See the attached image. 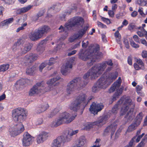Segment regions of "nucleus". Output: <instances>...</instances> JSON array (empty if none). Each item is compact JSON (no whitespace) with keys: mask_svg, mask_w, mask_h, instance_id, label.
<instances>
[{"mask_svg":"<svg viewBox=\"0 0 147 147\" xmlns=\"http://www.w3.org/2000/svg\"><path fill=\"white\" fill-rule=\"evenodd\" d=\"M117 5L116 4H113L112 7V10L115 11L117 9Z\"/></svg>","mask_w":147,"mask_h":147,"instance_id":"nucleus-64","label":"nucleus"},{"mask_svg":"<svg viewBox=\"0 0 147 147\" xmlns=\"http://www.w3.org/2000/svg\"><path fill=\"white\" fill-rule=\"evenodd\" d=\"M72 139V137L67 133L65 137H63L64 143L65 142H69L71 141Z\"/></svg>","mask_w":147,"mask_h":147,"instance_id":"nucleus-39","label":"nucleus"},{"mask_svg":"<svg viewBox=\"0 0 147 147\" xmlns=\"http://www.w3.org/2000/svg\"><path fill=\"white\" fill-rule=\"evenodd\" d=\"M36 140L38 144L43 143L46 138V132L42 131L36 136Z\"/></svg>","mask_w":147,"mask_h":147,"instance_id":"nucleus-19","label":"nucleus"},{"mask_svg":"<svg viewBox=\"0 0 147 147\" xmlns=\"http://www.w3.org/2000/svg\"><path fill=\"white\" fill-rule=\"evenodd\" d=\"M99 88H100L98 87L96 84L92 88V91L94 92H96L98 90Z\"/></svg>","mask_w":147,"mask_h":147,"instance_id":"nucleus-50","label":"nucleus"},{"mask_svg":"<svg viewBox=\"0 0 147 147\" xmlns=\"http://www.w3.org/2000/svg\"><path fill=\"white\" fill-rule=\"evenodd\" d=\"M9 65L8 64H3L0 65V72L6 71L9 68Z\"/></svg>","mask_w":147,"mask_h":147,"instance_id":"nucleus-28","label":"nucleus"},{"mask_svg":"<svg viewBox=\"0 0 147 147\" xmlns=\"http://www.w3.org/2000/svg\"><path fill=\"white\" fill-rule=\"evenodd\" d=\"M46 32V26H44L36 30L34 32L30 33L29 34V38L33 41L37 40L43 36Z\"/></svg>","mask_w":147,"mask_h":147,"instance_id":"nucleus-9","label":"nucleus"},{"mask_svg":"<svg viewBox=\"0 0 147 147\" xmlns=\"http://www.w3.org/2000/svg\"><path fill=\"white\" fill-rule=\"evenodd\" d=\"M135 139V138L134 137L130 141V142L129 143V145L126 146L125 147H132L133 144V143L134 142V140Z\"/></svg>","mask_w":147,"mask_h":147,"instance_id":"nucleus-53","label":"nucleus"},{"mask_svg":"<svg viewBox=\"0 0 147 147\" xmlns=\"http://www.w3.org/2000/svg\"><path fill=\"white\" fill-rule=\"evenodd\" d=\"M27 113L24 109L19 107L13 109L12 112V117L16 122L20 123L19 127L17 129L10 130L11 136L14 137L22 132L24 130V125L22 123L24 121L27 117Z\"/></svg>","mask_w":147,"mask_h":147,"instance_id":"nucleus-1","label":"nucleus"},{"mask_svg":"<svg viewBox=\"0 0 147 147\" xmlns=\"http://www.w3.org/2000/svg\"><path fill=\"white\" fill-rule=\"evenodd\" d=\"M97 24L98 27L101 28H106V26L105 25L103 24L101 22L99 21H97Z\"/></svg>","mask_w":147,"mask_h":147,"instance_id":"nucleus-49","label":"nucleus"},{"mask_svg":"<svg viewBox=\"0 0 147 147\" xmlns=\"http://www.w3.org/2000/svg\"><path fill=\"white\" fill-rule=\"evenodd\" d=\"M133 38L134 40L137 42L140 43L139 38L136 35H134L133 36Z\"/></svg>","mask_w":147,"mask_h":147,"instance_id":"nucleus-51","label":"nucleus"},{"mask_svg":"<svg viewBox=\"0 0 147 147\" xmlns=\"http://www.w3.org/2000/svg\"><path fill=\"white\" fill-rule=\"evenodd\" d=\"M138 28L139 29H141V31H138L137 32L138 35L140 37L144 36L146 39H147V32L143 28L140 27Z\"/></svg>","mask_w":147,"mask_h":147,"instance_id":"nucleus-25","label":"nucleus"},{"mask_svg":"<svg viewBox=\"0 0 147 147\" xmlns=\"http://www.w3.org/2000/svg\"><path fill=\"white\" fill-rule=\"evenodd\" d=\"M38 56L36 54L33 53H30L26 55L24 58V61L26 65L27 64L31 63L36 60L38 58Z\"/></svg>","mask_w":147,"mask_h":147,"instance_id":"nucleus-11","label":"nucleus"},{"mask_svg":"<svg viewBox=\"0 0 147 147\" xmlns=\"http://www.w3.org/2000/svg\"><path fill=\"white\" fill-rule=\"evenodd\" d=\"M141 43L147 47V41L144 39H142L140 40Z\"/></svg>","mask_w":147,"mask_h":147,"instance_id":"nucleus-57","label":"nucleus"},{"mask_svg":"<svg viewBox=\"0 0 147 147\" xmlns=\"http://www.w3.org/2000/svg\"><path fill=\"white\" fill-rule=\"evenodd\" d=\"M137 92L138 93H139V91H140L142 89V86L138 85L136 87Z\"/></svg>","mask_w":147,"mask_h":147,"instance_id":"nucleus-61","label":"nucleus"},{"mask_svg":"<svg viewBox=\"0 0 147 147\" xmlns=\"http://www.w3.org/2000/svg\"><path fill=\"white\" fill-rule=\"evenodd\" d=\"M44 82L42 81L36 83L30 90L29 93V96H32L36 93L38 94V89L40 87H43L45 85Z\"/></svg>","mask_w":147,"mask_h":147,"instance_id":"nucleus-14","label":"nucleus"},{"mask_svg":"<svg viewBox=\"0 0 147 147\" xmlns=\"http://www.w3.org/2000/svg\"><path fill=\"white\" fill-rule=\"evenodd\" d=\"M138 15V12L136 11H134L131 14V16L133 17H136Z\"/></svg>","mask_w":147,"mask_h":147,"instance_id":"nucleus-62","label":"nucleus"},{"mask_svg":"<svg viewBox=\"0 0 147 147\" xmlns=\"http://www.w3.org/2000/svg\"><path fill=\"white\" fill-rule=\"evenodd\" d=\"M138 11L139 12L140 14L142 16H143V15H145L143 11V8L142 7H139Z\"/></svg>","mask_w":147,"mask_h":147,"instance_id":"nucleus-52","label":"nucleus"},{"mask_svg":"<svg viewBox=\"0 0 147 147\" xmlns=\"http://www.w3.org/2000/svg\"><path fill=\"white\" fill-rule=\"evenodd\" d=\"M71 115L67 112H63L61 114L59 117L52 123V126L56 127L63 123H69L74 120L76 117Z\"/></svg>","mask_w":147,"mask_h":147,"instance_id":"nucleus-5","label":"nucleus"},{"mask_svg":"<svg viewBox=\"0 0 147 147\" xmlns=\"http://www.w3.org/2000/svg\"><path fill=\"white\" fill-rule=\"evenodd\" d=\"M142 55L143 57L146 58L147 57V51H143Z\"/></svg>","mask_w":147,"mask_h":147,"instance_id":"nucleus-56","label":"nucleus"},{"mask_svg":"<svg viewBox=\"0 0 147 147\" xmlns=\"http://www.w3.org/2000/svg\"><path fill=\"white\" fill-rule=\"evenodd\" d=\"M101 20L102 21L105 22L107 24H109L111 23L110 20L107 18L101 17Z\"/></svg>","mask_w":147,"mask_h":147,"instance_id":"nucleus-48","label":"nucleus"},{"mask_svg":"<svg viewBox=\"0 0 147 147\" xmlns=\"http://www.w3.org/2000/svg\"><path fill=\"white\" fill-rule=\"evenodd\" d=\"M92 127V124L90 123H89L86 125L85 129H88Z\"/></svg>","mask_w":147,"mask_h":147,"instance_id":"nucleus-55","label":"nucleus"},{"mask_svg":"<svg viewBox=\"0 0 147 147\" xmlns=\"http://www.w3.org/2000/svg\"><path fill=\"white\" fill-rule=\"evenodd\" d=\"M46 66V63L45 62H42L39 66V70L40 72H42L43 69Z\"/></svg>","mask_w":147,"mask_h":147,"instance_id":"nucleus-44","label":"nucleus"},{"mask_svg":"<svg viewBox=\"0 0 147 147\" xmlns=\"http://www.w3.org/2000/svg\"><path fill=\"white\" fill-rule=\"evenodd\" d=\"M130 43L131 46L134 48H137L139 47V45H138L136 44L133 40L130 41Z\"/></svg>","mask_w":147,"mask_h":147,"instance_id":"nucleus-45","label":"nucleus"},{"mask_svg":"<svg viewBox=\"0 0 147 147\" xmlns=\"http://www.w3.org/2000/svg\"><path fill=\"white\" fill-rule=\"evenodd\" d=\"M103 108L102 104H98L93 102L91 105L89 110L91 113L94 115L97 114L98 112L100 111Z\"/></svg>","mask_w":147,"mask_h":147,"instance_id":"nucleus-12","label":"nucleus"},{"mask_svg":"<svg viewBox=\"0 0 147 147\" xmlns=\"http://www.w3.org/2000/svg\"><path fill=\"white\" fill-rule=\"evenodd\" d=\"M66 14L67 13H65L64 14L61 15L60 16L61 20H64Z\"/></svg>","mask_w":147,"mask_h":147,"instance_id":"nucleus-63","label":"nucleus"},{"mask_svg":"<svg viewBox=\"0 0 147 147\" xmlns=\"http://www.w3.org/2000/svg\"><path fill=\"white\" fill-rule=\"evenodd\" d=\"M46 110V107L44 106H42L40 107H39L37 109V113H40L45 111Z\"/></svg>","mask_w":147,"mask_h":147,"instance_id":"nucleus-40","label":"nucleus"},{"mask_svg":"<svg viewBox=\"0 0 147 147\" xmlns=\"http://www.w3.org/2000/svg\"><path fill=\"white\" fill-rule=\"evenodd\" d=\"M99 50V46L97 45L95 46V47L94 46L92 47L90 51L88 50H81L79 54V56L80 59L84 61L89 60V61L88 62V66H90L96 61L95 58L96 56L95 55H94L93 53H95Z\"/></svg>","mask_w":147,"mask_h":147,"instance_id":"nucleus-3","label":"nucleus"},{"mask_svg":"<svg viewBox=\"0 0 147 147\" xmlns=\"http://www.w3.org/2000/svg\"><path fill=\"white\" fill-rule=\"evenodd\" d=\"M107 63L110 66L113 65L112 61L111 60L101 64H98L92 67L84 76V79L86 80L89 77H90L91 79L98 78L104 70L106 67Z\"/></svg>","mask_w":147,"mask_h":147,"instance_id":"nucleus-2","label":"nucleus"},{"mask_svg":"<svg viewBox=\"0 0 147 147\" xmlns=\"http://www.w3.org/2000/svg\"><path fill=\"white\" fill-rule=\"evenodd\" d=\"M145 140V139L144 138L140 142V143L138 145L137 147H143L144 145V142Z\"/></svg>","mask_w":147,"mask_h":147,"instance_id":"nucleus-60","label":"nucleus"},{"mask_svg":"<svg viewBox=\"0 0 147 147\" xmlns=\"http://www.w3.org/2000/svg\"><path fill=\"white\" fill-rule=\"evenodd\" d=\"M117 128V125L115 123H113L107 127L104 131V134L107 135L111 133V136L115 131Z\"/></svg>","mask_w":147,"mask_h":147,"instance_id":"nucleus-18","label":"nucleus"},{"mask_svg":"<svg viewBox=\"0 0 147 147\" xmlns=\"http://www.w3.org/2000/svg\"><path fill=\"white\" fill-rule=\"evenodd\" d=\"M88 28V27L87 26H85L83 29L80 30L77 34H75L73 36L71 37L69 40V41L72 42L76 39L82 38L86 32Z\"/></svg>","mask_w":147,"mask_h":147,"instance_id":"nucleus-10","label":"nucleus"},{"mask_svg":"<svg viewBox=\"0 0 147 147\" xmlns=\"http://www.w3.org/2000/svg\"><path fill=\"white\" fill-rule=\"evenodd\" d=\"M108 13L109 15L111 17H113L114 15V11L112 10H109Z\"/></svg>","mask_w":147,"mask_h":147,"instance_id":"nucleus-54","label":"nucleus"},{"mask_svg":"<svg viewBox=\"0 0 147 147\" xmlns=\"http://www.w3.org/2000/svg\"><path fill=\"white\" fill-rule=\"evenodd\" d=\"M107 120V116H103L96 122V124L98 127H101L106 123Z\"/></svg>","mask_w":147,"mask_h":147,"instance_id":"nucleus-21","label":"nucleus"},{"mask_svg":"<svg viewBox=\"0 0 147 147\" xmlns=\"http://www.w3.org/2000/svg\"><path fill=\"white\" fill-rule=\"evenodd\" d=\"M86 98L87 96L85 94H80L77 99L71 104L70 106V109L74 111H77L79 109L81 104H86L85 101Z\"/></svg>","mask_w":147,"mask_h":147,"instance_id":"nucleus-8","label":"nucleus"},{"mask_svg":"<svg viewBox=\"0 0 147 147\" xmlns=\"http://www.w3.org/2000/svg\"><path fill=\"white\" fill-rule=\"evenodd\" d=\"M87 84V82H84L81 80L80 78L75 79L69 83L67 86L66 92L70 94L72 93L75 89L78 87L84 86Z\"/></svg>","mask_w":147,"mask_h":147,"instance_id":"nucleus-7","label":"nucleus"},{"mask_svg":"<svg viewBox=\"0 0 147 147\" xmlns=\"http://www.w3.org/2000/svg\"><path fill=\"white\" fill-rule=\"evenodd\" d=\"M96 84L100 88H105L110 83L106 78L102 77L99 79Z\"/></svg>","mask_w":147,"mask_h":147,"instance_id":"nucleus-17","label":"nucleus"},{"mask_svg":"<svg viewBox=\"0 0 147 147\" xmlns=\"http://www.w3.org/2000/svg\"><path fill=\"white\" fill-rule=\"evenodd\" d=\"M144 133H142L141 135L139 136L136 139V142H139L140 139L143 137V136L144 135Z\"/></svg>","mask_w":147,"mask_h":147,"instance_id":"nucleus-58","label":"nucleus"},{"mask_svg":"<svg viewBox=\"0 0 147 147\" xmlns=\"http://www.w3.org/2000/svg\"><path fill=\"white\" fill-rule=\"evenodd\" d=\"M46 46V39H45L42 40L38 45L37 49L38 51H40L41 53L43 52L45 49Z\"/></svg>","mask_w":147,"mask_h":147,"instance_id":"nucleus-20","label":"nucleus"},{"mask_svg":"<svg viewBox=\"0 0 147 147\" xmlns=\"http://www.w3.org/2000/svg\"><path fill=\"white\" fill-rule=\"evenodd\" d=\"M101 140L100 139H97L94 143V145L91 147H100Z\"/></svg>","mask_w":147,"mask_h":147,"instance_id":"nucleus-37","label":"nucleus"},{"mask_svg":"<svg viewBox=\"0 0 147 147\" xmlns=\"http://www.w3.org/2000/svg\"><path fill=\"white\" fill-rule=\"evenodd\" d=\"M135 3L141 6H147V1L144 0H137Z\"/></svg>","mask_w":147,"mask_h":147,"instance_id":"nucleus-30","label":"nucleus"},{"mask_svg":"<svg viewBox=\"0 0 147 147\" xmlns=\"http://www.w3.org/2000/svg\"><path fill=\"white\" fill-rule=\"evenodd\" d=\"M138 125L135 123H133L128 127L127 131L129 132L131 131L134 130L136 127Z\"/></svg>","mask_w":147,"mask_h":147,"instance_id":"nucleus-32","label":"nucleus"},{"mask_svg":"<svg viewBox=\"0 0 147 147\" xmlns=\"http://www.w3.org/2000/svg\"><path fill=\"white\" fill-rule=\"evenodd\" d=\"M143 115L142 113H140L138 115H137L136 117V120L135 123L137 124V125H139L142 119Z\"/></svg>","mask_w":147,"mask_h":147,"instance_id":"nucleus-31","label":"nucleus"},{"mask_svg":"<svg viewBox=\"0 0 147 147\" xmlns=\"http://www.w3.org/2000/svg\"><path fill=\"white\" fill-rule=\"evenodd\" d=\"M36 67L34 66H33L31 68L27 69L26 73L27 74L32 75Z\"/></svg>","mask_w":147,"mask_h":147,"instance_id":"nucleus-33","label":"nucleus"},{"mask_svg":"<svg viewBox=\"0 0 147 147\" xmlns=\"http://www.w3.org/2000/svg\"><path fill=\"white\" fill-rule=\"evenodd\" d=\"M33 6L31 5H29L27 6L22 7L20 8L17 10L18 13L20 14L22 13H25L29 10Z\"/></svg>","mask_w":147,"mask_h":147,"instance_id":"nucleus-24","label":"nucleus"},{"mask_svg":"<svg viewBox=\"0 0 147 147\" xmlns=\"http://www.w3.org/2000/svg\"><path fill=\"white\" fill-rule=\"evenodd\" d=\"M115 37L118 43L121 44L120 39L121 37L120 34L119 32V31L117 30L114 34Z\"/></svg>","mask_w":147,"mask_h":147,"instance_id":"nucleus-35","label":"nucleus"},{"mask_svg":"<svg viewBox=\"0 0 147 147\" xmlns=\"http://www.w3.org/2000/svg\"><path fill=\"white\" fill-rule=\"evenodd\" d=\"M21 39L18 40L15 43L12 47V50L15 51L18 48V47L21 44Z\"/></svg>","mask_w":147,"mask_h":147,"instance_id":"nucleus-36","label":"nucleus"},{"mask_svg":"<svg viewBox=\"0 0 147 147\" xmlns=\"http://www.w3.org/2000/svg\"><path fill=\"white\" fill-rule=\"evenodd\" d=\"M63 137L60 136L54 139L51 144V147H63Z\"/></svg>","mask_w":147,"mask_h":147,"instance_id":"nucleus-16","label":"nucleus"},{"mask_svg":"<svg viewBox=\"0 0 147 147\" xmlns=\"http://www.w3.org/2000/svg\"><path fill=\"white\" fill-rule=\"evenodd\" d=\"M14 20L13 18H10L0 23V25L2 26L8 25L9 24L12 23Z\"/></svg>","mask_w":147,"mask_h":147,"instance_id":"nucleus-26","label":"nucleus"},{"mask_svg":"<svg viewBox=\"0 0 147 147\" xmlns=\"http://www.w3.org/2000/svg\"><path fill=\"white\" fill-rule=\"evenodd\" d=\"M57 113V112L55 110H54L49 115V117H51L54 116Z\"/></svg>","mask_w":147,"mask_h":147,"instance_id":"nucleus-59","label":"nucleus"},{"mask_svg":"<svg viewBox=\"0 0 147 147\" xmlns=\"http://www.w3.org/2000/svg\"><path fill=\"white\" fill-rule=\"evenodd\" d=\"M44 12L43 11H41L38 12L36 15L34 16L33 18V20L34 21H37L39 17L43 16L44 15Z\"/></svg>","mask_w":147,"mask_h":147,"instance_id":"nucleus-34","label":"nucleus"},{"mask_svg":"<svg viewBox=\"0 0 147 147\" xmlns=\"http://www.w3.org/2000/svg\"><path fill=\"white\" fill-rule=\"evenodd\" d=\"M32 45L30 44L26 45L23 48L21 49L22 54H25L29 51L32 48Z\"/></svg>","mask_w":147,"mask_h":147,"instance_id":"nucleus-27","label":"nucleus"},{"mask_svg":"<svg viewBox=\"0 0 147 147\" xmlns=\"http://www.w3.org/2000/svg\"><path fill=\"white\" fill-rule=\"evenodd\" d=\"M123 42L125 45L127 49H129V45L128 41L127 39L124 38Z\"/></svg>","mask_w":147,"mask_h":147,"instance_id":"nucleus-46","label":"nucleus"},{"mask_svg":"<svg viewBox=\"0 0 147 147\" xmlns=\"http://www.w3.org/2000/svg\"><path fill=\"white\" fill-rule=\"evenodd\" d=\"M120 106L119 103L118 102L117 104L115 105L112 109V112L113 113H117L118 109V108Z\"/></svg>","mask_w":147,"mask_h":147,"instance_id":"nucleus-38","label":"nucleus"},{"mask_svg":"<svg viewBox=\"0 0 147 147\" xmlns=\"http://www.w3.org/2000/svg\"><path fill=\"white\" fill-rule=\"evenodd\" d=\"M23 136L22 141L23 146H29L32 142V137L27 132L24 134Z\"/></svg>","mask_w":147,"mask_h":147,"instance_id":"nucleus-15","label":"nucleus"},{"mask_svg":"<svg viewBox=\"0 0 147 147\" xmlns=\"http://www.w3.org/2000/svg\"><path fill=\"white\" fill-rule=\"evenodd\" d=\"M119 87L116 86V85H115V84L114 83L109 90V93L113 92L115 89H117Z\"/></svg>","mask_w":147,"mask_h":147,"instance_id":"nucleus-42","label":"nucleus"},{"mask_svg":"<svg viewBox=\"0 0 147 147\" xmlns=\"http://www.w3.org/2000/svg\"><path fill=\"white\" fill-rule=\"evenodd\" d=\"M118 76V73L115 72L110 74L108 77L106 78L110 84Z\"/></svg>","mask_w":147,"mask_h":147,"instance_id":"nucleus-22","label":"nucleus"},{"mask_svg":"<svg viewBox=\"0 0 147 147\" xmlns=\"http://www.w3.org/2000/svg\"><path fill=\"white\" fill-rule=\"evenodd\" d=\"M72 63L70 61H68L64 63L61 67V72L63 75H65L70 72L72 67Z\"/></svg>","mask_w":147,"mask_h":147,"instance_id":"nucleus-13","label":"nucleus"},{"mask_svg":"<svg viewBox=\"0 0 147 147\" xmlns=\"http://www.w3.org/2000/svg\"><path fill=\"white\" fill-rule=\"evenodd\" d=\"M61 78L59 76H57L55 78H54L51 79L48 82V83L49 84H51L55 86H57L59 84V82L57 81L60 80Z\"/></svg>","mask_w":147,"mask_h":147,"instance_id":"nucleus-23","label":"nucleus"},{"mask_svg":"<svg viewBox=\"0 0 147 147\" xmlns=\"http://www.w3.org/2000/svg\"><path fill=\"white\" fill-rule=\"evenodd\" d=\"M121 78L119 77L118 79L115 82V85H116V86L119 87L121 85Z\"/></svg>","mask_w":147,"mask_h":147,"instance_id":"nucleus-47","label":"nucleus"},{"mask_svg":"<svg viewBox=\"0 0 147 147\" xmlns=\"http://www.w3.org/2000/svg\"><path fill=\"white\" fill-rule=\"evenodd\" d=\"M136 61L139 65L142 66L141 67V69H144V63L140 59H137Z\"/></svg>","mask_w":147,"mask_h":147,"instance_id":"nucleus-43","label":"nucleus"},{"mask_svg":"<svg viewBox=\"0 0 147 147\" xmlns=\"http://www.w3.org/2000/svg\"><path fill=\"white\" fill-rule=\"evenodd\" d=\"M57 57L54 58H51L49 60V65H51L52 64L55 63L57 62Z\"/></svg>","mask_w":147,"mask_h":147,"instance_id":"nucleus-41","label":"nucleus"},{"mask_svg":"<svg viewBox=\"0 0 147 147\" xmlns=\"http://www.w3.org/2000/svg\"><path fill=\"white\" fill-rule=\"evenodd\" d=\"M84 22V19L80 17H74L73 19L69 20L65 25V27L64 28L62 26H61L59 28V30H61L59 31L60 32H63V31L67 32V31L68 30L72 27L75 26L76 25H80L83 24Z\"/></svg>","mask_w":147,"mask_h":147,"instance_id":"nucleus-6","label":"nucleus"},{"mask_svg":"<svg viewBox=\"0 0 147 147\" xmlns=\"http://www.w3.org/2000/svg\"><path fill=\"white\" fill-rule=\"evenodd\" d=\"M86 142V140L84 137H82L80 138L78 140L77 143L81 147L83 146Z\"/></svg>","mask_w":147,"mask_h":147,"instance_id":"nucleus-29","label":"nucleus"},{"mask_svg":"<svg viewBox=\"0 0 147 147\" xmlns=\"http://www.w3.org/2000/svg\"><path fill=\"white\" fill-rule=\"evenodd\" d=\"M118 102L120 103V106H122L120 111L121 115L126 114L128 115L133 112V109L130 108V106L132 105L134 107V104L133 103L129 97L125 98L123 97Z\"/></svg>","mask_w":147,"mask_h":147,"instance_id":"nucleus-4","label":"nucleus"}]
</instances>
